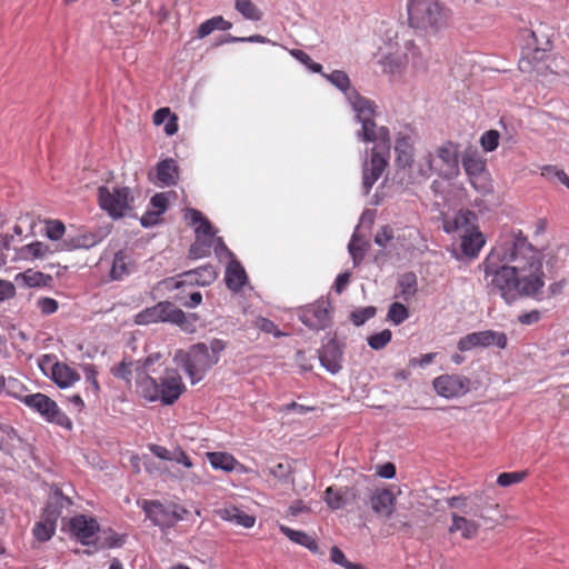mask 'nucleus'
I'll use <instances>...</instances> for the list:
<instances>
[{
  "instance_id": "1a4fd4ad",
  "label": "nucleus",
  "mask_w": 569,
  "mask_h": 569,
  "mask_svg": "<svg viewBox=\"0 0 569 569\" xmlns=\"http://www.w3.org/2000/svg\"><path fill=\"white\" fill-rule=\"evenodd\" d=\"M448 507L459 509L463 515L478 517L486 523L496 525L497 520L489 516L490 511L499 509L498 503H490L482 492H473L466 496H453L446 499Z\"/></svg>"
},
{
  "instance_id": "f03ea898",
  "label": "nucleus",
  "mask_w": 569,
  "mask_h": 569,
  "mask_svg": "<svg viewBox=\"0 0 569 569\" xmlns=\"http://www.w3.org/2000/svg\"><path fill=\"white\" fill-rule=\"evenodd\" d=\"M362 124L358 137L366 142H375L370 161L363 163V188L369 192L371 187L380 178L381 173L388 166L390 154V134L386 127H377L372 118H365L360 121Z\"/></svg>"
},
{
  "instance_id": "7ed1b4c3",
  "label": "nucleus",
  "mask_w": 569,
  "mask_h": 569,
  "mask_svg": "<svg viewBox=\"0 0 569 569\" xmlns=\"http://www.w3.org/2000/svg\"><path fill=\"white\" fill-rule=\"evenodd\" d=\"M226 342L212 339L209 343L199 342L188 350L179 349L174 352L173 361L181 367L192 385L201 381L207 372L219 362Z\"/></svg>"
},
{
  "instance_id": "a19ab883",
  "label": "nucleus",
  "mask_w": 569,
  "mask_h": 569,
  "mask_svg": "<svg viewBox=\"0 0 569 569\" xmlns=\"http://www.w3.org/2000/svg\"><path fill=\"white\" fill-rule=\"evenodd\" d=\"M348 249L350 256L352 257L353 263L357 266L363 259L366 252L365 241L359 237L357 232L353 233Z\"/></svg>"
},
{
  "instance_id": "680f3d73",
  "label": "nucleus",
  "mask_w": 569,
  "mask_h": 569,
  "mask_svg": "<svg viewBox=\"0 0 569 569\" xmlns=\"http://www.w3.org/2000/svg\"><path fill=\"white\" fill-rule=\"evenodd\" d=\"M16 295V287L8 280L0 279V302L13 298Z\"/></svg>"
},
{
  "instance_id": "ea45409f",
  "label": "nucleus",
  "mask_w": 569,
  "mask_h": 569,
  "mask_svg": "<svg viewBox=\"0 0 569 569\" xmlns=\"http://www.w3.org/2000/svg\"><path fill=\"white\" fill-rule=\"evenodd\" d=\"M234 7L247 20L258 21L262 18V11L251 0H236Z\"/></svg>"
},
{
  "instance_id": "9b49d317",
  "label": "nucleus",
  "mask_w": 569,
  "mask_h": 569,
  "mask_svg": "<svg viewBox=\"0 0 569 569\" xmlns=\"http://www.w3.org/2000/svg\"><path fill=\"white\" fill-rule=\"evenodd\" d=\"M100 208L111 218L124 217L132 210L133 196L128 187H100L98 189Z\"/></svg>"
},
{
  "instance_id": "412c9836",
  "label": "nucleus",
  "mask_w": 569,
  "mask_h": 569,
  "mask_svg": "<svg viewBox=\"0 0 569 569\" xmlns=\"http://www.w3.org/2000/svg\"><path fill=\"white\" fill-rule=\"evenodd\" d=\"M468 515H459L457 512L451 513V525L449 526V532H459L463 539H475L480 530V522L476 519L468 518Z\"/></svg>"
},
{
  "instance_id": "e433bc0d",
  "label": "nucleus",
  "mask_w": 569,
  "mask_h": 569,
  "mask_svg": "<svg viewBox=\"0 0 569 569\" xmlns=\"http://www.w3.org/2000/svg\"><path fill=\"white\" fill-rule=\"evenodd\" d=\"M206 456L213 469L229 472L237 465L234 457L228 452H207Z\"/></svg>"
},
{
  "instance_id": "393cba45",
  "label": "nucleus",
  "mask_w": 569,
  "mask_h": 569,
  "mask_svg": "<svg viewBox=\"0 0 569 569\" xmlns=\"http://www.w3.org/2000/svg\"><path fill=\"white\" fill-rule=\"evenodd\" d=\"M321 365L331 373L341 370L342 351L335 341L328 342L319 355Z\"/></svg>"
},
{
  "instance_id": "58836bf2",
  "label": "nucleus",
  "mask_w": 569,
  "mask_h": 569,
  "mask_svg": "<svg viewBox=\"0 0 569 569\" xmlns=\"http://www.w3.org/2000/svg\"><path fill=\"white\" fill-rule=\"evenodd\" d=\"M230 28L231 23L226 21L222 17H213L199 26L198 36L199 38H204L216 29L224 31L229 30Z\"/></svg>"
},
{
  "instance_id": "37998d69",
  "label": "nucleus",
  "mask_w": 569,
  "mask_h": 569,
  "mask_svg": "<svg viewBox=\"0 0 569 569\" xmlns=\"http://www.w3.org/2000/svg\"><path fill=\"white\" fill-rule=\"evenodd\" d=\"M292 472L289 461L276 462L268 467V473L279 481H287Z\"/></svg>"
},
{
  "instance_id": "6ab92c4d",
  "label": "nucleus",
  "mask_w": 569,
  "mask_h": 569,
  "mask_svg": "<svg viewBox=\"0 0 569 569\" xmlns=\"http://www.w3.org/2000/svg\"><path fill=\"white\" fill-rule=\"evenodd\" d=\"M41 370L47 373L50 369L51 379L60 387L68 388L80 379V376L69 366L54 362L51 356L44 355L39 361Z\"/></svg>"
},
{
  "instance_id": "4468645a",
  "label": "nucleus",
  "mask_w": 569,
  "mask_h": 569,
  "mask_svg": "<svg viewBox=\"0 0 569 569\" xmlns=\"http://www.w3.org/2000/svg\"><path fill=\"white\" fill-rule=\"evenodd\" d=\"M157 322H170L180 326L183 330H189L184 312L170 302H159L151 308H147L136 316V323L150 325Z\"/></svg>"
},
{
  "instance_id": "a211bd4d",
  "label": "nucleus",
  "mask_w": 569,
  "mask_h": 569,
  "mask_svg": "<svg viewBox=\"0 0 569 569\" xmlns=\"http://www.w3.org/2000/svg\"><path fill=\"white\" fill-rule=\"evenodd\" d=\"M438 396L447 399L466 395L470 387V380L462 375H441L432 381Z\"/></svg>"
},
{
  "instance_id": "f8f14e48",
  "label": "nucleus",
  "mask_w": 569,
  "mask_h": 569,
  "mask_svg": "<svg viewBox=\"0 0 569 569\" xmlns=\"http://www.w3.org/2000/svg\"><path fill=\"white\" fill-rule=\"evenodd\" d=\"M475 214L472 212H459L455 220V230L461 238V250L469 258H476L483 247L486 240L483 234L473 226Z\"/></svg>"
},
{
  "instance_id": "6e6d98bb",
  "label": "nucleus",
  "mask_w": 569,
  "mask_h": 569,
  "mask_svg": "<svg viewBox=\"0 0 569 569\" xmlns=\"http://www.w3.org/2000/svg\"><path fill=\"white\" fill-rule=\"evenodd\" d=\"M291 54L302 64H305L308 69H310L312 72L320 73L322 70V66L320 63H317L312 61L309 54L303 52L302 50H291Z\"/></svg>"
},
{
  "instance_id": "f704fd0d",
  "label": "nucleus",
  "mask_w": 569,
  "mask_h": 569,
  "mask_svg": "<svg viewBox=\"0 0 569 569\" xmlns=\"http://www.w3.org/2000/svg\"><path fill=\"white\" fill-rule=\"evenodd\" d=\"M280 531L291 541L308 548L312 552H317L318 545L316 540L308 533L303 531L293 530L283 525L280 526Z\"/></svg>"
},
{
  "instance_id": "4d7b16f0",
  "label": "nucleus",
  "mask_w": 569,
  "mask_h": 569,
  "mask_svg": "<svg viewBox=\"0 0 569 569\" xmlns=\"http://www.w3.org/2000/svg\"><path fill=\"white\" fill-rule=\"evenodd\" d=\"M133 367H134V370H138L140 368L138 362L137 363H133V362L127 363L126 361H122L117 367L112 368L111 371L114 377H118V378L129 381Z\"/></svg>"
},
{
  "instance_id": "49530a36",
  "label": "nucleus",
  "mask_w": 569,
  "mask_h": 569,
  "mask_svg": "<svg viewBox=\"0 0 569 569\" xmlns=\"http://www.w3.org/2000/svg\"><path fill=\"white\" fill-rule=\"evenodd\" d=\"M322 76L339 90L346 92L349 89L350 80L346 72L336 70L331 73H322Z\"/></svg>"
},
{
  "instance_id": "79ce46f5",
  "label": "nucleus",
  "mask_w": 569,
  "mask_h": 569,
  "mask_svg": "<svg viewBox=\"0 0 569 569\" xmlns=\"http://www.w3.org/2000/svg\"><path fill=\"white\" fill-rule=\"evenodd\" d=\"M401 295L405 299L411 298L417 292V278L413 273L408 272L401 276L399 280Z\"/></svg>"
},
{
  "instance_id": "c9c22d12",
  "label": "nucleus",
  "mask_w": 569,
  "mask_h": 569,
  "mask_svg": "<svg viewBox=\"0 0 569 569\" xmlns=\"http://www.w3.org/2000/svg\"><path fill=\"white\" fill-rule=\"evenodd\" d=\"M191 283H197L199 286H209L217 278V272L212 266H204L198 268L196 270H190L184 273Z\"/></svg>"
},
{
  "instance_id": "e2e57ef3",
  "label": "nucleus",
  "mask_w": 569,
  "mask_h": 569,
  "mask_svg": "<svg viewBox=\"0 0 569 569\" xmlns=\"http://www.w3.org/2000/svg\"><path fill=\"white\" fill-rule=\"evenodd\" d=\"M393 238L392 229L389 227L381 228L375 237V242L380 247H386L387 243Z\"/></svg>"
},
{
  "instance_id": "3c124183",
  "label": "nucleus",
  "mask_w": 569,
  "mask_h": 569,
  "mask_svg": "<svg viewBox=\"0 0 569 569\" xmlns=\"http://www.w3.org/2000/svg\"><path fill=\"white\" fill-rule=\"evenodd\" d=\"M541 174L550 180L557 179L559 182H561L566 187L569 186V177L567 176V173L563 170H561L555 166L542 167Z\"/></svg>"
},
{
  "instance_id": "603ef678",
  "label": "nucleus",
  "mask_w": 569,
  "mask_h": 569,
  "mask_svg": "<svg viewBox=\"0 0 569 569\" xmlns=\"http://www.w3.org/2000/svg\"><path fill=\"white\" fill-rule=\"evenodd\" d=\"M460 351H469L473 348L481 347V337L480 332H472L465 337H462L457 345Z\"/></svg>"
},
{
  "instance_id": "7c9ffc66",
  "label": "nucleus",
  "mask_w": 569,
  "mask_h": 569,
  "mask_svg": "<svg viewBox=\"0 0 569 569\" xmlns=\"http://www.w3.org/2000/svg\"><path fill=\"white\" fill-rule=\"evenodd\" d=\"M347 98L356 112L359 122L363 121L365 118L370 119L373 117L375 106L369 99L361 97L356 91L348 93Z\"/></svg>"
},
{
  "instance_id": "5701e85b",
  "label": "nucleus",
  "mask_w": 569,
  "mask_h": 569,
  "mask_svg": "<svg viewBox=\"0 0 569 569\" xmlns=\"http://www.w3.org/2000/svg\"><path fill=\"white\" fill-rule=\"evenodd\" d=\"M462 167L472 186L479 189L477 181L482 180L486 176V161L476 153H467L462 157Z\"/></svg>"
},
{
  "instance_id": "2eb2a0df",
  "label": "nucleus",
  "mask_w": 569,
  "mask_h": 569,
  "mask_svg": "<svg viewBox=\"0 0 569 569\" xmlns=\"http://www.w3.org/2000/svg\"><path fill=\"white\" fill-rule=\"evenodd\" d=\"M23 402L30 408L37 410L48 421L70 428L71 422L68 417L60 411L57 403L43 393L27 395Z\"/></svg>"
},
{
  "instance_id": "39448f33",
  "label": "nucleus",
  "mask_w": 569,
  "mask_h": 569,
  "mask_svg": "<svg viewBox=\"0 0 569 569\" xmlns=\"http://www.w3.org/2000/svg\"><path fill=\"white\" fill-rule=\"evenodd\" d=\"M458 146L447 141L439 146L435 152H427L418 161V172L427 179L437 173L445 179H452L459 174Z\"/></svg>"
},
{
  "instance_id": "72a5a7b5",
  "label": "nucleus",
  "mask_w": 569,
  "mask_h": 569,
  "mask_svg": "<svg viewBox=\"0 0 569 569\" xmlns=\"http://www.w3.org/2000/svg\"><path fill=\"white\" fill-rule=\"evenodd\" d=\"M133 269L131 259L123 251H118L114 254L110 276L113 280H121L126 276L130 274Z\"/></svg>"
},
{
  "instance_id": "c756f323",
  "label": "nucleus",
  "mask_w": 569,
  "mask_h": 569,
  "mask_svg": "<svg viewBox=\"0 0 569 569\" xmlns=\"http://www.w3.org/2000/svg\"><path fill=\"white\" fill-rule=\"evenodd\" d=\"M16 282L24 287H49L52 282V277L40 271L28 269L24 272H20L14 278Z\"/></svg>"
},
{
  "instance_id": "774afa93",
  "label": "nucleus",
  "mask_w": 569,
  "mask_h": 569,
  "mask_svg": "<svg viewBox=\"0 0 569 569\" xmlns=\"http://www.w3.org/2000/svg\"><path fill=\"white\" fill-rule=\"evenodd\" d=\"M381 478L391 479L396 476V467L391 462H387L379 467L377 472Z\"/></svg>"
},
{
  "instance_id": "864d4df0",
  "label": "nucleus",
  "mask_w": 569,
  "mask_h": 569,
  "mask_svg": "<svg viewBox=\"0 0 569 569\" xmlns=\"http://www.w3.org/2000/svg\"><path fill=\"white\" fill-rule=\"evenodd\" d=\"M500 134L497 130H489L485 132L480 138V144L487 152H491L497 149L499 144Z\"/></svg>"
},
{
  "instance_id": "f257e3e1",
  "label": "nucleus",
  "mask_w": 569,
  "mask_h": 569,
  "mask_svg": "<svg viewBox=\"0 0 569 569\" xmlns=\"http://www.w3.org/2000/svg\"><path fill=\"white\" fill-rule=\"evenodd\" d=\"M482 266L491 290L507 303L535 296L545 286L541 254L521 233L501 237Z\"/></svg>"
},
{
  "instance_id": "13d9d810",
  "label": "nucleus",
  "mask_w": 569,
  "mask_h": 569,
  "mask_svg": "<svg viewBox=\"0 0 569 569\" xmlns=\"http://www.w3.org/2000/svg\"><path fill=\"white\" fill-rule=\"evenodd\" d=\"M66 231L64 224L58 220L47 222L46 234L51 240H59Z\"/></svg>"
},
{
  "instance_id": "338daca9",
  "label": "nucleus",
  "mask_w": 569,
  "mask_h": 569,
  "mask_svg": "<svg viewBox=\"0 0 569 569\" xmlns=\"http://www.w3.org/2000/svg\"><path fill=\"white\" fill-rule=\"evenodd\" d=\"M173 113H171L169 108H160L153 114V123L156 126H160L166 122Z\"/></svg>"
},
{
  "instance_id": "dca6fc26",
  "label": "nucleus",
  "mask_w": 569,
  "mask_h": 569,
  "mask_svg": "<svg viewBox=\"0 0 569 569\" xmlns=\"http://www.w3.org/2000/svg\"><path fill=\"white\" fill-rule=\"evenodd\" d=\"M142 508L152 523L159 527H172L187 512L176 505L164 506L158 501H143Z\"/></svg>"
},
{
  "instance_id": "4c0bfd02",
  "label": "nucleus",
  "mask_w": 569,
  "mask_h": 569,
  "mask_svg": "<svg viewBox=\"0 0 569 569\" xmlns=\"http://www.w3.org/2000/svg\"><path fill=\"white\" fill-rule=\"evenodd\" d=\"M479 332L481 337V348L496 346L500 349H505L507 347L508 340L507 336L503 332L495 330H483Z\"/></svg>"
},
{
  "instance_id": "a18cd8bd",
  "label": "nucleus",
  "mask_w": 569,
  "mask_h": 569,
  "mask_svg": "<svg viewBox=\"0 0 569 569\" xmlns=\"http://www.w3.org/2000/svg\"><path fill=\"white\" fill-rule=\"evenodd\" d=\"M101 238L96 233H83L72 239V243L69 246L71 249H89L99 243Z\"/></svg>"
},
{
  "instance_id": "4be33fe9",
  "label": "nucleus",
  "mask_w": 569,
  "mask_h": 569,
  "mask_svg": "<svg viewBox=\"0 0 569 569\" xmlns=\"http://www.w3.org/2000/svg\"><path fill=\"white\" fill-rule=\"evenodd\" d=\"M395 502V495L388 489H378L370 497L372 510L387 518L392 515Z\"/></svg>"
},
{
  "instance_id": "cd10ccee",
  "label": "nucleus",
  "mask_w": 569,
  "mask_h": 569,
  "mask_svg": "<svg viewBox=\"0 0 569 569\" xmlns=\"http://www.w3.org/2000/svg\"><path fill=\"white\" fill-rule=\"evenodd\" d=\"M217 512L221 519L243 528H251L256 522V518L253 516L246 513L237 507H226Z\"/></svg>"
},
{
  "instance_id": "0e129e2a",
  "label": "nucleus",
  "mask_w": 569,
  "mask_h": 569,
  "mask_svg": "<svg viewBox=\"0 0 569 569\" xmlns=\"http://www.w3.org/2000/svg\"><path fill=\"white\" fill-rule=\"evenodd\" d=\"M171 461L181 463L182 466H184L188 469L193 467L191 459L186 455V452L183 450H181L179 448L172 451Z\"/></svg>"
},
{
  "instance_id": "bb28decb",
  "label": "nucleus",
  "mask_w": 569,
  "mask_h": 569,
  "mask_svg": "<svg viewBox=\"0 0 569 569\" xmlns=\"http://www.w3.org/2000/svg\"><path fill=\"white\" fill-rule=\"evenodd\" d=\"M353 498L355 493L352 492V489L348 487L340 489L328 487L325 491L323 499L329 508L337 510L343 508Z\"/></svg>"
},
{
  "instance_id": "b1692460",
  "label": "nucleus",
  "mask_w": 569,
  "mask_h": 569,
  "mask_svg": "<svg viewBox=\"0 0 569 569\" xmlns=\"http://www.w3.org/2000/svg\"><path fill=\"white\" fill-rule=\"evenodd\" d=\"M168 198L166 193H157L151 200L147 212L140 221L143 227H151L159 222L160 216L166 211Z\"/></svg>"
},
{
  "instance_id": "473e14b6",
  "label": "nucleus",
  "mask_w": 569,
  "mask_h": 569,
  "mask_svg": "<svg viewBox=\"0 0 569 569\" xmlns=\"http://www.w3.org/2000/svg\"><path fill=\"white\" fill-rule=\"evenodd\" d=\"M178 179V167L173 159H166L157 164V183L174 184Z\"/></svg>"
},
{
  "instance_id": "5fc2aeb1",
  "label": "nucleus",
  "mask_w": 569,
  "mask_h": 569,
  "mask_svg": "<svg viewBox=\"0 0 569 569\" xmlns=\"http://www.w3.org/2000/svg\"><path fill=\"white\" fill-rule=\"evenodd\" d=\"M525 471L517 472H502L497 478V483L501 487H509L515 483L521 482L526 477Z\"/></svg>"
},
{
  "instance_id": "c03bdc74",
  "label": "nucleus",
  "mask_w": 569,
  "mask_h": 569,
  "mask_svg": "<svg viewBox=\"0 0 569 569\" xmlns=\"http://www.w3.org/2000/svg\"><path fill=\"white\" fill-rule=\"evenodd\" d=\"M388 319L396 326L402 323L409 318V311L400 302H393L388 310Z\"/></svg>"
},
{
  "instance_id": "9d476101",
  "label": "nucleus",
  "mask_w": 569,
  "mask_h": 569,
  "mask_svg": "<svg viewBox=\"0 0 569 569\" xmlns=\"http://www.w3.org/2000/svg\"><path fill=\"white\" fill-rule=\"evenodd\" d=\"M448 507L459 509L463 515L478 517L486 523L496 525L497 520L489 516L490 511L499 509L498 503H490L482 492H473L466 496H453L446 499Z\"/></svg>"
},
{
  "instance_id": "8fccbe9b",
  "label": "nucleus",
  "mask_w": 569,
  "mask_h": 569,
  "mask_svg": "<svg viewBox=\"0 0 569 569\" xmlns=\"http://www.w3.org/2000/svg\"><path fill=\"white\" fill-rule=\"evenodd\" d=\"M376 315V308L368 306L353 310L350 315V319L355 326H362L367 320L373 318Z\"/></svg>"
},
{
  "instance_id": "c85d7f7f",
  "label": "nucleus",
  "mask_w": 569,
  "mask_h": 569,
  "mask_svg": "<svg viewBox=\"0 0 569 569\" xmlns=\"http://www.w3.org/2000/svg\"><path fill=\"white\" fill-rule=\"evenodd\" d=\"M58 246L51 247L40 241H36L22 247L19 250L20 259H46L50 257L53 252L58 251Z\"/></svg>"
},
{
  "instance_id": "f3484780",
  "label": "nucleus",
  "mask_w": 569,
  "mask_h": 569,
  "mask_svg": "<svg viewBox=\"0 0 569 569\" xmlns=\"http://www.w3.org/2000/svg\"><path fill=\"white\" fill-rule=\"evenodd\" d=\"M301 322L312 330H323L331 322L330 303L326 300H318L306 306L299 311Z\"/></svg>"
},
{
  "instance_id": "aec40b11",
  "label": "nucleus",
  "mask_w": 569,
  "mask_h": 569,
  "mask_svg": "<svg viewBox=\"0 0 569 569\" xmlns=\"http://www.w3.org/2000/svg\"><path fill=\"white\" fill-rule=\"evenodd\" d=\"M69 527L72 537L82 545H91L96 542V536L99 531V523L92 517L78 515L70 519Z\"/></svg>"
},
{
  "instance_id": "de8ad7c7",
  "label": "nucleus",
  "mask_w": 569,
  "mask_h": 569,
  "mask_svg": "<svg viewBox=\"0 0 569 569\" xmlns=\"http://www.w3.org/2000/svg\"><path fill=\"white\" fill-rule=\"evenodd\" d=\"M24 391H26V387L22 385V382L20 380H18L17 378H13V377L7 378L3 395H8L10 397H13V398H17V399H20L23 401V398L27 396V395H24Z\"/></svg>"
},
{
  "instance_id": "ddd939ff",
  "label": "nucleus",
  "mask_w": 569,
  "mask_h": 569,
  "mask_svg": "<svg viewBox=\"0 0 569 569\" xmlns=\"http://www.w3.org/2000/svg\"><path fill=\"white\" fill-rule=\"evenodd\" d=\"M70 500L56 490L50 497L41 520L36 523L33 535L39 541H48L56 531L57 520L64 505H69Z\"/></svg>"
},
{
  "instance_id": "09e8293b",
  "label": "nucleus",
  "mask_w": 569,
  "mask_h": 569,
  "mask_svg": "<svg viewBox=\"0 0 569 569\" xmlns=\"http://www.w3.org/2000/svg\"><path fill=\"white\" fill-rule=\"evenodd\" d=\"M392 333L389 329H385L378 333H375L370 337H368L367 341L368 345L373 350H380L383 349L391 340Z\"/></svg>"
},
{
  "instance_id": "bf43d9fd",
  "label": "nucleus",
  "mask_w": 569,
  "mask_h": 569,
  "mask_svg": "<svg viewBox=\"0 0 569 569\" xmlns=\"http://www.w3.org/2000/svg\"><path fill=\"white\" fill-rule=\"evenodd\" d=\"M254 323L259 330H261L266 333H270L277 338L286 335L282 331H280L278 329V327L271 320H269L267 318H258Z\"/></svg>"
},
{
  "instance_id": "0eeeda50",
  "label": "nucleus",
  "mask_w": 569,
  "mask_h": 569,
  "mask_svg": "<svg viewBox=\"0 0 569 569\" xmlns=\"http://www.w3.org/2000/svg\"><path fill=\"white\" fill-rule=\"evenodd\" d=\"M407 11L410 26L425 31L440 29L447 18L445 8L437 0H409Z\"/></svg>"
},
{
  "instance_id": "20e7f679",
  "label": "nucleus",
  "mask_w": 569,
  "mask_h": 569,
  "mask_svg": "<svg viewBox=\"0 0 569 569\" xmlns=\"http://www.w3.org/2000/svg\"><path fill=\"white\" fill-rule=\"evenodd\" d=\"M184 385L176 369L167 368L159 378V382L149 375L139 376L137 390L147 401H160L162 405H172L184 391Z\"/></svg>"
},
{
  "instance_id": "423d86ee",
  "label": "nucleus",
  "mask_w": 569,
  "mask_h": 569,
  "mask_svg": "<svg viewBox=\"0 0 569 569\" xmlns=\"http://www.w3.org/2000/svg\"><path fill=\"white\" fill-rule=\"evenodd\" d=\"M385 72L390 74L401 73L407 70L412 72L425 71L428 62L421 51L412 41H405L395 51L388 52L380 60Z\"/></svg>"
},
{
  "instance_id": "a878e982",
  "label": "nucleus",
  "mask_w": 569,
  "mask_h": 569,
  "mask_svg": "<svg viewBox=\"0 0 569 569\" xmlns=\"http://www.w3.org/2000/svg\"><path fill=\"white\" fill-rule=\"evenodd\" d=\"M395 150L397 153V163L400 167H409L413 159V138L411 134L400 133L397 137Z\"/></svg>"
},
{
  "instance_id": "69168bd1",
  "label": "nucleus",
  "mask_w": 569,
  "mask_h": 569,
  "mask_svg": "<svg viewBox=\"0 0 569 569\" xmlns=\"http://www.w3.org/2000/svg\"><path fill=\"white\" fill-rule=\"evenodd\" d=\"M150 450L156 457H158L162 460L171 461V459H172V451L168 450L166 447L158 446V445H151Z\"/></svg>"
},
{
  "instance_id": "2f4dec72",
  "label": "nucleus",
  "mask_w": 569,
  "mask_h": 569,
  "mask_svg": "<svg viewBox=\"0 0 569 569\" xmlns=\"http://www.w3.org/2000/svg\"><path fill=\"white\" fill-rule=\"evenodd\" d=\"M247 280V274L242 266L231 260L226 270V283L227 287L232 291H239Z\"/></svg>"
},
{
  "instance_id": "052dcab7",
  "label": "nucleus",
  "mask_w": 569,
  "mask_h": 569,
  "mask_svg": "<svg viewBox=\"0 0 569 569\" xmlns=\"http://www.w3.org/2000/svg\"><path fill=\"white\" fill-rule=\"evenodd\" d=\"M37 307L41 313L52 315L58 310V301L52 298L43 297L37 300Z\"/></svg>"
},
{
  "instance_id": "6e6552de",
  "label": "nucleus",
  "mask_w": 569,
  "mask_h": 569,
  "mask_svg": "<svg viewBox=\"0 0 569 569\" xmlns=\"http://www.w3.org/2000/svg\"><path fill=\"white\" fill-rule=\"evenodd\" d=\"M186 218L194 226L196 241L190 248V256L193 259L206 257L210 253L211 247L217 242L218 246L223 247L220 238H216L210 222L203 214L196 209H189Z\"/></svg>"
}]
</instances>
